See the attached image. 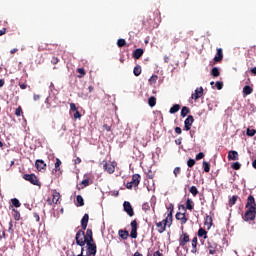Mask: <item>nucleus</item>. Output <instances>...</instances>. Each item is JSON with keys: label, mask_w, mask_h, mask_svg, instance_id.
I'll use <instances>...</instances> for the list:
<instances>
[{"label": "nucleus", "mask_w": 256, "mask_h": 256, "mask_svg": "<svg viewBox=\"0 0 256 256\" xmlns=\"http://www.w3.org/2000/svg\"><path fill=\"white\" fill-rule=\"evenodd\" d=\"M76 245L80 247H85L86 245V255L84 256H96L97 255V244H95V239H93V230L88 228L86 233L83 231H78L75 236Z\"/></svg>", "instance_id": "obj_1"}, {"label": "nucleus", "mask_w": 256, "mask_h": 256, "mask_svg": "<svg viewBox=\"0 0 256 256\" xmlns=\"http://www.w3.org/2000/svg\"><path fill=\"white\" fill-rule=\"evenodd\" d=\"M246 212L242 216L243 221H255L256 218V202L253 195H249L246 202Z\"/></svg>", "instance_id": "obj_2"}, {"label": "nucleus", "mask_w": 256, "mask_h": 256, "mask_svg": "<svg viewBox=\"0 0 256 256\" xmlns=\"http://www.w3.org/2000/svg\"><path fill=\"white\" fill-rule=\"evenodd\" d=\"M178 209H182L184 212H177L175 217L177 221H180L181 225H185L187 221H189V218H187V209L185 208V205H180Z\"/></svg>", "instance_id": "obj_3"}, {"label": "nucleus", "mask_w": 256, "mask_h": 256, "mask_svg": "<svg viewBox=\"0 0 256 256\" xmlns=\"http://www.w3.org/2000/svg\"><path fill=\"white\" fill-rule=\"evenodd\" d=\"M206 247L209 250L210 255H215L217 253V247H219V244H217V241H215V238L210 237L207 240Z\"/></svg>", "instance_id": "obj_4"}, {"label": "nucleus", "mask_w": 256, "mask_h": 256, "mask_svg": "<svg viewBox=\"0 0 256 256\" xmlns=\"http://www.w3.org/2000/svg\"><path fill=\"white\" fill-rule=\"evenodd\" d=\"M140 183H141V175L134 174L132 176V180L130 182H127L126 188L133 189V187H139Z\"/></svg>", "instance_id": "obj_5"}, {"label": "nucleus", "mask_w": 256, "mask_h": 256, "mask_svg": "<svg viewBox=\"0 0 256 256\" xmlns=\"http://www.w3.org/2000/svg\"><path fill=\"white\" fill-rule=\"evenodd\" d=\"M23 179H25V181H29V183H31L32 185L41 187V182L39 181V178H37V175L35 174H24Z\"/></svg>", "instance_id": "obj_6"}, {"label": "nucleus", "mask_w": 256, "mask_h": 256, "mask_svg": "<svg viewBox=\"0 0 256 256\" xmlns=\"http://www.w3.org/2000/svg\"><path fill=\"white\" fill-rule=\"evenodd\" d=\"M171 225V221L169 219H164L161 222H156V229L158 233H165V229H167V224Z\"/></svg>", "instance_id": "obj_7"}, {"label": "nucleus", "mask_w": 256, "mask_h": 256, "mask_svg": "<svg viewBox=\"0 0 256 256\" xmlns=\"http://www.w3.org/2000/svg\"><path fill=\"white\" fill-rule=\"evenodd\" d=\"M189 241H191V239L189 238V234H187V232H183L179 238L180 247H185L189 243Z\"/></svg>", "instance_id": "obj_8"}, {"label": "nucleus", "mask_w": 256, "mask_h": 256, "mask_svg": "<svg viewBox=\"0 0 256 256\" xmlns=\"http://www.w3.org/2000/svg\"><path fill=\"white\" fill-rule=\"evenodd\" d=\"M124 211L129 215V217H133L135 215V211H133V206H131V203L129 201H125L123 203Z\"/></svg>", "instance_id": "obj_9"}, {"label": "nucleus", "mask_w": 256, "mask_h": 256, "mask_svg": "<svg viewBox=\"0 0 256 256\" xmlns=\"http://www.w3.org/2000/svg\"><path fill=\"white\" fill-rule=\"evenodd\" d=\"M195 118L189 115L184 121V131H191V126L193 125Z\"/></svg>", "instance_id": "obj_10"}, {"label": "nucleus", "mask_w": 256, "mask_h": 256, "mask_svg": "<svg viewBox=\"0 0 256 256\" xmlns=\"http://www.w3.org/2000/svg\"><path fill=\"white\" fill-rule=\"evenodd\" d=\"M89 224V214H84L83 218L81 219V230L78 231H87V225Z\"/></svg>", "instance_id": "obj_11"}, {"label": "nucleus", "mask_w": 256, "mask_h": 256, "mask_svg": "<svg viewBox=\"0 0 256 256\" xmlns=\"http://www.w3.org/2000/svg\"><path fill=\"white\" fill-rule=\"evenodd\" d=\"M89 224V214H84L83 218L81 219V230L78 231H87V225Z\"/></svg>", "instance_id": "obj_12"}, {"label": "nucleus", "mask_w": 256, "mask_h": 256, "mask_svg": "<svg viewBox=\"0 0 256 256\" xmlns=\"http://www.w3.org/2000/svg\"><path fill=\"white\" fill-rule=\"evenodd\" d=\"M175 209V206L173 204H170L169 207L167 208L168 210V214L166 219H168V221H170V224H168V227H171V225H173V211Z\"/></svg>", "instance_id": "obj_13"}, {"label": "nucleus", "mask_w": 256, "mask_h": 256, "mask_svg": "<svg viewBox=\"0 0 256 256\" xmlns=\"http://www.w3.org/2000/svg\"><path fill=\"white\" fill-rule=\"evenodd\" d=\"M131 232H130V237L132 239H137V220H133L131 223Z\"/></svg>", "instance_id": "obj_14"}, {"label": "nucleus", "mask_w": 256, "mask_h": 256, "mask_svg": "<svg viewBox=\"0 0 256 256\" xmlns=\"http://www.w3.org/2000/svg\"><path fill=\"white\" fill-rule=\"evenodd\" d=\"M103 169L109 173V175H112V173H115V165L111 162H105L103 165Z\"/></svg>", "instance_id": "obj_15"}, {"label": "nucleus", "mask_w": 256, "mask_h": 256, "mask_svg": "<svg viewBox=\"0 0 256 256\" xmlns=\"http://www.w3.org/2000/svg\"><path fill=\"white\" fill-rule=\"evenodd\" d=\"M228 160L229 161H239V152L235 150H230L228 152Z\"/></svg>", "instance_id": "obj_16"}, {"label": "nucleus", "mask_w": 256, "mask_h": 256, "mask_svg": "<svg viewBox=\"0 0 256 256\" xmlns=\"http://www.w3.org/2000/svg\"><path fill=\"white\" fill-rule=\"evenodd\" d=\"M223 61V49L217 48L216 56L214 57L215 63H221Z\"/></svg>", "instance_id": "obj_17"}, {"label": "nucleus", "mask_w": 256, "mask_h": 256, "mask_svg": "<svg viewBox=\"0 0 256 256\" xmlns=\"http://www.w3.org/2000/svg\"><path fill=\"white\" fill-rule=\"evenodd\" d=\"M192 99H194L195 101H197V99H201V97H203V87L197 88L195 90V93L192 94Z\"/></svg>", "instance_id": "obj_18"}, {"label": "nucleus", "mask_w": 256, "mask_h": 256, "mask_svg": "<svg viewBox=\"0 0 256 256\" xmlns=\"http://www.w3.org/2000/svg\"><path fill=\"white\" fill-rule=\"evenodd\" d=\"M35 166L38 171H43V169H46L47 164H45V161L43 160H36Z\"/></svg>", "instance_id": "obj_19"}, {"label": "nucleus", "mask_w": 256, "mask_h": 256, "mask_svg": "<svg viewBox=\"0 0 256 256\" xmlns=\"http://www.w3.org/2000/svg\"><path fill=\"white\" fill-rule=\"evenodd\" d=\"M143 53H145L144 50L142 48H138L134 50L133 57L135 59H141V57H143Z\"/></svg>", "instance_id": "obj_20"}, {"label": "nucleus", "mask_w": 256, "mask_h": 256, "mask_svg": "<svg viewBox=\"0 0 256 256\" xmlns=\"http://www.w3.org/2000/svg\"><path fill=\"white\" fill-rule=\"evenodd\" d=\"M118 235L121 239H123L125 241L129 238V231L120 229L118 231Z\"/></svg>", "instance_id": "obj_21"}, {"label": "nucleus", "mask_w": 256, "mask_h": 256, "mask_svg": "<svg viewBox=\"0 0 256 256\" xmlns=\"http://www.w3.org/2000/svg\"><path fill=\"white\" fill-rule=\"evenodd\" d=\"M194 207L195 203L193 202V200L191 198H187L185 209H188V211H193Z\"/></svg>", "instance_id": "obj_22"}, {"label": "nucleus", "mask_w": 256, "mask_h": 256, "mask_svg": "<svg viewBox=\"0 0 256 256\" xmlns=\"http://www.w3.org/2000/svg\"><path fill=\"white\" fill-rule=\"evenodd\" d=\"M60 199H61V194L59 192L56 191L52 194V203H54V205H57Z\"/></svg>", "instance_id": "obj_23"}, {"label": "nucleus", "mask_w": 256, "mask_h": 256, "mask_svg": "<svg viewBox=\"0 0 256 256\" xmlns=\"http://www.w3.org/2000/svg\"><path fill=\"white\" fill-rule=\"evenodd\" d=\"M204 225H206L208 229H211V227L213 226V218L209 215H206Z\"/></svg>", "instance_id": "obj_24"}, {"label": "nucleus", "mask_w": 256, "mask_h": 256, "mask_svg": "<svg viewBox=\"0 0 256 256\" xmlns=\"http://www.w3.org/2000/svg\"><path fill=\"white\" fill-rule=\"evenodd\" d=\"M251 93H253V89L251 88V86H244L243 88V95L244 97H247V95H251Z\"/></svg>", "instance_id": "obj_25"}, {"label": "nucleus", "mask_w": 256, "mask_h": 256, "mask_svg": "<svg viewBox=\"0 0 256 256\" xmlns=\"http://www.w3.org/2000/svg\"><path fill=\"white\" fill-rule=\"evenodd\" d=\"M179 109H181V105L179 104H174L170 110L169 113H171V115H174V113H177L179 111Z\"/></svg>", "instance_id": "obj_26"}, {"label": "nucleus", "mask_w": 256, "mask_h": 256, "mask_svg": "<svg viewBox=\"0 0 256 256\" xmlns=\"http://www.w3.org/2000/svg\"><path fill=\"white\" fill-rule=\"evenodd\" d=\"M189 113H191V109H189L187 106H183L181 110V117H187Z\"/></svg>", "instance_id": "obj_27"}, {"label": "nucleus", "mask_w": 256, "mask_h": 256, "mask_svg": "<svg viewBox=\"0 0 256 256\" xmlns=\"http://www.w3.org/2000/svg\"><path fill=\"white\" fill-rule=\"evenodd\" d=\"M76 201H77V207H83V205H85V200L83 199V196L78 195L76 197Z\"/></svg>", "instance_id": "obj_28"}, {"label": "nucleus", "mask_w": 256, "mask_h": 256, "mask_svg": "<svg viewBox=\"0 0 256 256\" xmlns=\"http://www.w3.org/2000/svg\"><path fill=\"white\" fill-rule=\"evenodd\" d=\"M148 105L149 107H155V105H157V98H155V96H151L148 99Z\"/></svg>", "instance_id": "obj_29"}, {"label": "nucleus", "mask_w": 256, "mask_h": 256, "mask_svg": "<svg viewBox=\"0 0 256 256\" xmlns=\"http://www.w3.org/2000/svg\"><path fill=\"white\" fill-rule=\"evenodd\" d=\"M198 237H203V239H207V230H205L204 228H200L198 230Z\"/></svg>", "instance_id": "obj_30"}, {"label": "nucleus", "mask_w": 256, "mask_h": 256, "mask_svg": "<svg viewBox=\"0 0 256 256\" xmlns=\"http://www.w3.org/2000/svg\"><path fill=\"white\" fill-rule=\"evenodd\" d=\"M141 72H142L141 66L136 65L133 70V74L135 75V77H139V75H141Z\"/></svg>", "instance_id": "obj_31"}, {"label": "nucleus", "mask_w": 256, "mask_h": 256, "mask_svg": "<svg viewBox=\"0 0 256 256\" xmlns=\"http://www.w3.org/2000/svg\"><path fill=\"white\" fill-rule=\"evenodd\" d=\"M192 253H197V236L192 239Z\"/></svg>", "instance_id": "obj_32"}, {"label": "nucleus", "mask_w": 256, "mask_h": 256, "mask_svg": "<svg viewBox=\"0 0 256 256\" xmlns=\"http://www.w3.org/2000/svg\"><path fill=\"white\" fill-rule=\"evenodd\" d=\"M239 199V196H232L230 199H229V207H233V205H235V203H237V200Z\"/></svg>", "instance_id": "obj_33"}, {"label": "nucleus", "mask_w": 256, "mask_h": 256, "mask_svg": "<svg viewBox=\"0 0 256 256\" xmlns=\"http://www.w3.org/2000/svg\"><path fill=\"white\" fill-rule=\"evenodd\" d=\"M211 75L212 77H219V75H221V72H219V68L217 67L212 68Z\"/></svg>", "instance_id": "obj_34"}, {"label": "nucleus", "mask_w": 256, "mask_h": 256, "mask_svg": "<svg viewBox=\"0 0 256 256\" xmlns=\"http://www.w3.org/2000/svg\"><path fill=\"white\" fill-rule=\"evenodd\" d=\"M189 192L193 197H197V195H199V190L195 186L190 187Z\"/></svg>", "instance_id": "obj_35"}, {"label": "nucleus", "mask_w": 256, "mask_h": 256, "mask_svg": "<svg viewBox=\"0 0 256 256\" xmlns=\"http://www.w3.org/2000/svg\"><path fill=\"white\" fill-rule=\"evenodd\" d=\"M203 168L205 173H209L211 171V164H209V162H203Z\"/></svg>", "instance_id": "obj_36"}, {"label": "nucleus", "mask_w": 256, "mask_h": 256, "mask_svg": "<svg viewBox=\"0 0 256 256\" xmlns=\"http://www.w3.org/2000/svg\"><path fill=\"white\" fill-rule=\"evenodd\" d=\"M127 45V42L125 41V39L120 38L117 40V46L118 47H125Z\"/></svg>", "instance_id": "obj_37"}, {"label": "nucleus", "mask_w": 256, "mask_h": 256, "mask_svg": "<svg viewBox=\"0 0 256 256\" xmlns=\"http://www.w3.org/2000/svg\"><path fill=\"white\" fill-rule=\"evenodd\" d=\"M256 134V130L255 129H247L246 135H248V137H255Z\"/></svg>", "instance_id": "obj_38"}, {"label": "nucleus", "mask_w": 256, "mask_h": 256, "mask_svg": "<svg viewBox=\"0 0 256 256\" xmlns=\"http://www.w3.org/2000/svg\"><path fill=\"white\" fill-rule=\"evenodd\" d=\"M232 169H234V171H239V169H241V163L239 162H234L232 164Z\"/></svg>", "instance_id": "obj_39"}, {"label": "nucleus", "mask_w": 256, "mask_h": 256, "mask_svg": "<svg viewBox=\"0 0 256 256\" xmlns=\"http://www.w3.org/2000/svg\"><path fill=\"white\" fill-rule=\"evenodd\" d=\"M11 201H12V205H13L14 207H21V202H19V199L14 198V199H12Z\"/></svg>", "instance_id": "obj_40"}, {"label": "nucleus", "mask_w": 256, "mask_h": 256, "mask_svg": "<svg viewBox=\"0 0 256 256\" xmlns=\"http://www.w3.org/2000/svg\"><path fill=\"white\" fill-rule=\"evenodd\" d=\"M13 212L15 221H19V219H21V214L16 209H13Z\"/></svg>", "instance_id": "obj_41"}, {"label": "nucleus", "mask_w": 256, "mask_h": 256, "mask_svg": "<svg viewBox=\"0 0 256 256\" xmlns=\"http://www.w3.org/2000/svg\"><path fill=\"white\" fill-rule=\"evenodd\" d=\"M15 115H16V117H21V115H23V108H21V106H19V107L16 109Z\"/></svg>", "instance_id": "obj_42"}, {"label": "nucleus", "mask_w": 256, "mask_h": 256, "mask_svg": "<svg viewBox=\"0 0 256 256\" xmlns=\"http://www.w3.org/2000/svg\"><path fill=\"white\" fill-rule=\"evenodd\" d=\"M59 167H61V160L59 158H56V162H55L56 171H59Z\"/></svg>", "instance_id": "obj_43"}, {"label": "nucleus", "mask_w": 256, "mask_h": 256, "mask_svg": "<svg viewBox=\"0 0 256 256\" xmlns=\"http://www.w3.org/2000/svg\"><path fill=\"white\" fill-rule=\"evenodd\" d=\"M216 85V89H218V91H221V89H223V82L217 81L215 83Z\"/></svg>", "instance_id": "obj_44"}, {"label": "nucleus", "mask_w": 256, "mask_h": 256, "mask_svg": "<svg viewBox=\"0 0 256 256\" xmlns=\"http://www.w3.org/2000/svg\"><path fill=\"white\" fill-rule=\"evenodd\" d=\"M175 177H177L181 173V167H176L173 171Z\"/></svg>", "instance_id": "obj_45"}, {"label": "nucleus", "mask_w": 256, "mask_h": 256, "mask_svg": "<svg viewBox=\"0 0 256 256\" xmlns=\"http://www.w3.org/2000/svg\"><path fill=\"white\" fill-rule=\"evenodd\" d=\"M142 209H143V211H149L151 209V207L149 206V203H144L142 205Z\"/></svg>", "instance_id": "obj_46"}, {"label": "nucleus", "mask_w": 256, "mask_h": 256, "mask_svg": "<svg viewBox=\"0 0 256 256\" xmlns=\"http://www.w3.org/2000/svg\"><path fill=\"white\" fill-rule=\"evenodd\" d=\"M205 157V154L203 152H200L196 155V161H200V159H203Z\"/></svg>", "instance_id": "obj_47"}, {"label": "nucleus", "mask_w": 256, "mask_h": 256, "mask_svg": "<svg viewBox=\"0 0 256 256\" xmlns=\"http://www.w3.org/2000/svg\"><path fill=\"white\" fill-rule=\"evenodd\" d=\"M187 165H188V167H193L195 165V159H189L187 161Z\"/></svg>", "instance_id": "obj_48"}, {"label": "nucleus", "mask_w": 256, "mask_h": 256, "mask_svg": "<svg viewBox=\"0 0 256 256\" xmlns=\"http://www.w3.org/2000/svg\"><path fill=\"white\" fill-rule=\"evenodd\" d=\"M157 79H158L157 75H153V76H151V78L149 79V82H150V83H157Z\"/></svg>", "instance_id": "obj_49"}, {"label": "nucleus", "mask_w": 256, "mask_h": 256, "mask_svg": "<svg viewBox=\"0 0 256 256\" xmlns=\"http://www.w3.org/2000/svg\"><path fill=\"white\" fill-rule=\"evenodd\" d=\"M51 63H52V65H57V63H59V58H57V57H52Z\"/></svg>", "instance_id": "obj_50"}, {"label": "nucleus", "mask_w": 256, "mask_h": 256, "mask_svg": "<svg viewBox=\"0 0 256 256\" xmlns=\"http://www.w3.org/2000/svg\"><path fill=\"white\" fill-rule=\"evenodd\" d=\"M70 111H75V112L78 111L75 103H70Z\"/></svg>", "instance_id": "obj_51"}, {"label": "nucleus", "mask_w": 256, "mask_h": 256, "mask_svg": "<svg viewBox=\"0 0 256 256\" xmlns=\"http://www.w3.org/2000/svg\"><path fill=\"white\" fill-rule=\"evenodd\" d=\"M81 118V113L79 112V110H76L74 113V119H80Z\"/></svg>", "instance_id": "obj_52"}, {"label": "nucleus", "mask_w": 256, "mask_h": 256, "mask_svg": "<svg viewBox=\"0 0 256 256\" xmlns=\"http://www.w3.org/2000/svg\"><path fill=\"white\" fill-rule=\"evenodd\" d=\"M81 185H84V187H89V179H84V180L81 182Z\"/></svg>", "instance_id": "obj_53"}, {"label": "nucleus", "mask_w": 256, "mask_h": 256, "mask_svg": "<svg viewBox=\"0 0 256 256\" xmlns=\"http://www.w3.org/2000/svg\"><path fill=\"white\" fill-rule=\"evenodd\" d=\"M175 133H177V135H181V133H183V130H181V127H176Z\"/></svg>", "instance_id": "obj_54"}, {"label": "nucleus", "mask_w": 256, "mask_h": 256, "mask_svg": "<svg viewBox=\"0 0 256 256\" xmlns=\"http://www.w3.org/2000/svg\"><path fill=\"white\" fill-rule=\"evenodd\" d=\"M33 216H34V219L37 221V223H39V221H41V217H39V214L34 213Z\"/></svg>", "instance_id": "obj_55"}, {"label": "nucleus", "mask_w": 256, "mask_h": 256, "mask_svg": "<svg viewBox=\"0 0 256 256\" xmlns=\"http://www.w3.org/2000/svg\"><path fill=\"white\" fill-rule=\"evenodd\" d=\"M77 71H78V73H79L81 76L85 75V69H83V68H78Z\"/></svg>", "instance_id": "obj_56"}, {"label": "nucleus", "mask_w": 256, "mask_h": 256, "mask_svg": "<svg viewBox=\"0 0 256 256\" xmlns=\"http://www.w3.org/2000/svg\"><path fill=\"white\" fill-rule=\"evenodd\" d=\"M19 87H20V89L25 90V89H27V84L19 83Z\"/></svg>", "instance_id": "obj_57"}, {"label": "nucleus", "mask_w": 256, "mask_h": 256, "mask_svg": "<svg viewBox=\"0 0 256 256\" xmlns=\"http://www.w3.org/2000/svg\"><path fill=\"white\" fill-rule=\"evenodd\" d=\"M33 99L34 101H39L41 99V96L39 94H34Z\"/></svg>", "instance_id": "obj_58"}, {"label": "nucleus", "mask_w": 256, "mask_h": 256, "mask_svg": "<svg viewBox=\"0 0 256 256\" xmlns=\"http://www.w3.org/2000/svg\"><path fill=\"white\" fill-rule=\"evenodd\" d=\"M5 33H7V28H3L0 30V37L5 35Z\"/></svg>", "instance_id": "obj_59"}, {"label": "nucleus", "mask_w": 256, "mask_h": 256, "mask_svg": "<svg viewBox=\"0 0 256 256\" xmlns=\"http://www.w3.org/2000/svg\"><path fill=\"white\" fill-rule=\"evenodd\" d=\"M103 128L106 130V131H111V126L107 125V124H104L103 125Z\"/></svg>", "instance_id": "obj_60"}, {"label": "nucleus", "mask_w": 256, "mask_h": 256, "mask_svg": "<svg viewBox=\"0 0 256 256\" xmlns=\"http://www.w3.org/2000/svg\"><path fill=\"white\" fill-rule=\"evenodd\" d=\"M74 163L75 165H79V163H81V159L79 157H77L75 160H74Z\"/></svg>", "instance_id": "obj_61"}, {"label": "nucleus", "mask_w": 256, "mask_h": 256, "mask_svg": "<svg viewBox=\"0 0 256 256\" xmlns=\"http://www.w3.org/2000/svg\"><path fill=\"white\" fill-rule=\"evenodd\" d=\"M250 71H251V74H252V75H256V67L251 68V70H250Z\"/></svg>", "instance_id": "obj_62"}, {"label": "nucleus", "mask_w": 256, "mask_h": 256, "mask_svg": "<svg viewBox=\"0 0 256 256\" xmlns=\"http://www.w3.org/2000/svg\"><path fill=\"white\" fill-rule=\"evenodd\" d=\"M169 56H164V63H169Z\"/></svg>", "instance_id": "obj_63"}, {"label": "nucleus", "mask_w": 256, "mask_h": 256, "mask_svg": "<svg viewBox=\"0 0 256 256\" xmlns=\"http://www.w3.org/2000/svg\"><path fill=\"white\" fill-rule=\"evenodd\" d=\"M252 167L256 169V159L252 162Z\"/></svg>", "instance_id": "obj_64"}]
</instances>
